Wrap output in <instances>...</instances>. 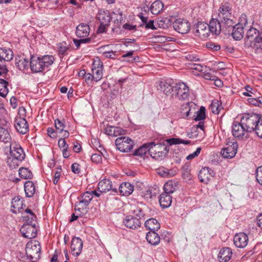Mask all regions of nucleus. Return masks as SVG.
Here are the masks:
<instances>
[{"instance_id": "nucleus-1", "label": "nucleus", "mask_w": 262, "mask_h": 262, "mask_svg": "<svg viewBox=\"0 0 262 262\" xmlns=\"http://www.w3.org/2000/svg\"><path fill=\"white\" fill-rule=\"evenodd\" d=\"M54 61L52 55H45L41 57L31 56L30 67L33 73L42 72L51 66Z\"/></svg>"}, {"instance_id": "nucleus-2", "label": "nucleus", "mask_w": 262, "mask_h": 262, "mask_svg": "<svg viewBox=\"0 0 262 262\" xmlns=\"http://www.w3.org/2000/svg\"><path fill=\"white\" fill-rule=\"evenodd\" d=\"M232 7L228 3H222L217 11V18L223 22V27L232 28L234 22L232 18Z\"/></svg>"}, {"instance_id": "nucleus-3", "label": "nucleus", "mask_w": 262, "mask_h": 262, "mask_svg": "<svg viewBox=\"0 0 262 262\" xmlns=\"http://www.w3.org/2000/svg\"><path fill=\"white\" fill-rule=\"evenodd\" d=\"M150 143L152 144L150 146V156L157 160L164 159L169 151V148L167 145L164 143L156 144L154 142H151Z\"/></svg>"}, {"instance_id": "nucleus-4", "label": "nucleus", "mask_w": 262, "mask_h": 262, "mask_svg": "<svg viewBox=\"0 0 262 262\" xmlns=\"http://www.w3.org/2000/svg\"><path fill=\"white\" fill-rule=\"evenodd\" d=\"M260 116L257 114H245L241 119L242 124L244 125L246 131L248 133H251L255 132L256 129V124L259 121Z\"/></svg>"}, {"instance_id": "nucleus-5", "label": "nucleus", "mask_w": 262, "mask_h": 262, "mask_svg": "<svg viewBox=\"0 0 262 262\" xmlns=\"http://www.w3.org/2000/svg\"><path fill=\"white\" fill-rule=\"evenodd\" d=\"M209 33L213 35H218L221 31H223L225 34H230L231 32V28L223 27V22H221L218 18H212L208 24Z\"/></svg>"}, {"instance_id": "nucleus-6", "label": "nucleus", "mask_w": 262, "mask_h": 262, "mask_svg": "<svg viewBox=\"0 0 262 262\" xmlns=\"http://www.w3.org/2000/svg\"><path fill=\"white\" fill-rule=\"evenodd\" d=\"M189 89L188 86L183 82H179L174 84L172 97L179 100H184L188 98Z\"/></svg>"}, {"instance_id": "nucleus-7", "label": "nucleus", "mask_w": 262, "mask_h": 262, "mask_svg": "<svg viewBox=\"0 0 262 262\" xmlns=\"http://www.w3.org/2000/svg\"><path fill=\"white\" fill-rule=\"evenodd\" d=\"M115 144L118 150L125 152L130 151L133 149L134 143L133 140L129 137L121 136L116 140Z\"/></svg>"}, {"instance_id": "nucleus-8", "label": "nucleus", "mask_w": 262, "mask_h": 262, "mask_svg": "<svg viewBox=\"0 0 262 262\" xmlns=\"http://www.w3.org/2000/svg\"><path fill=\"white\" fill-rule=\"evenodd\" d=\"M232 133L235 138L239 140H242L244 138H247L248 137V132L246 131L244 125L242 124L241 121L240 122L234 121L232 123Z\"/></svg>"}, {"instance_id": "nucleus-9", "label": "nucleus", "mask_w": 262, "mask_h": 262, "mask_svg": "<svg viewBox=\"0 0 262 262\" xmlns=\"http://www.w3.org/2000/svg\"><path fill=\"white\" fill-rule=\"evenodd\" d=\"M194 34L202 39H205L209 36V30L208 24L204 22H199L193 29Z\"/></svg>"}, {"instance_id": "nucleus-10", "label": "nucleus", "mask_w": 262, "mask_h": 262, "mask_svg": "<svg viewBox=\"0 0 262 262\" xmlns=\"http://www.w3.org/2000/svg\"><path fill=\"white\" fill-rule=\"evenodd\" d=\"M145 208V205L141 203L132 204L130 205L129 211L132 215L135 216L142 222L146 219Z\"/></svg>"}, {"instance_id": "nucleus-11", "label": "nucleus", "mask_w": 262, "mask_h": 262, "mask_svg": "<svg viewBox=\"0 0 262 262\" xmlns=\"http://www.w3.org/2000/svg\"><path fill=\"white\" fill-rule=\"evenodd\" d=\"M174 29L181 34L188 33L190 29V24L187 19L178 18L173 23Z\"/></svg>"}, {"instance_id": "nucleus-12", "label": "nucleus", "mask_w": 262, "mask_h": 262, "mask_svg": "<svg viewBox=\"0 0 262 262\" xmlns=\"http://www.w3.org/2000/svg\"><path fill=\"white\" fill-rule=\"evenodd\" d=\"M259 31L256 29L251 28L247 31L245 38L244 46L246 48H253Z\"/></svg>"}, {"instance_id": "nucleus-13", "label": "nucleus", "mask_w": 262, "mask_h": 262, "mask_svg": "<svg viewBox=\"0 0 262 262\" xmlns=\"http://www.w3.org/2000/svg\"><path fill=\"white\" fill-rule=\"evenodd\" d=\"M214 176V171L208 167L202 168L198 174L200 182L206 184H207Z\"/></svg>"}, {"instance_id": "nucleus-14", "label": "nucleus", "mask_w": 262, "mask_h": 262, "mask_svg": "<svg viewBox=\"0 0 262 262\" xmlns=\"http://www.w3.org/2000/svg\"><path fill=\"white\" fill-rule=\"evenodd\" d=\"M227 147H224L221 150V154L222 156L225 158H232L234 157L238 147L237 142H233L231 143V145L226 144Z\"/></svg>"}, {"instance_id": "nucleus-15", "label": "nucleus", "mask_w": 262, "mask_h": 262, "mask_svg": "<svg viewBox=\"0 0 262 262\" xmlns=\"http://www.w3.org/2000/svg\"><path fill=\"white\" fill-rule=\"evenodd\" d=\"M20 231L24 237L27 238H33L37 235L36 224L24 225L20 229Z\"/></svg>"}, {"instance_id": "nucleus-16", "label": "nucleus", "mask_w": 262, "mask_h": 262, "mask_svg": "<svg viewBox=\"0 0 262 262\" xmlns=\"http://www.w3.org/2000/svg\"><path fill=\"white\" fill-rule=\"evenodd\" d=\"M14 126L16 130L23 135L26 134L29 130V125L27 120L21 117L15 118Z\"/></svg>"}, {"instance_id": "nucleus-17", "label": "nucleus", "mask_w": 262, "mask_h": 262, "mask_svg": "<svg viewBox=\"0 0 262 262\" xmlns=\"http://www.w3.org/2000/svg\"><path fill=\"white\" fill-rule=\"evenodd\" d=\"M98 188L100 192H106L110 190L117 192V188L114 187L112 181L107 179L101 180L98 183Z\"/></svg>"}, {"instance_id": "nucleus-18", "label": "nucleus", "mask_w": 262, "mask_h": 262, "mask_svg": "<svg viewBox=\"0 0 262 262\" xmlns=\"http://www.w3.org/2000/svg\"><path fill=\"white\" fill-rule=\"evenodd\" d=\"M41 248L39 245H32L28 244L26 246V253L28 258L32 259L33 258L37 259L40 252Z\"/></svg>"}, {"instance_id": "nucleus-19", "label": "nucleus", "mask_w": 262, "mask_h": 262, "mask_svg": "<svg viewBox=\"0 0 262 262\" xmlns=\"http://www.w3.org/2000/svg\"><path fill=\"white\" fill-rule=\"evenodd\" d=\"M234 244L239 248L245 247L248 242V237L247 234L243 232L236 234L233 238Z\"/></svg>"}, {"instance_id": "nucleus-20", "label": "nucleus", "mask_w": 262, "mask_h": 262, "mask_svg": "<svg viewBox=\"0 0 262 262\" xmlns=\"http://www.w3.org/2000/svg\"><path fill=\"white\" fill-rule=\"evenodd\" d=\"M141 221L132 215L126 216L123 220V224L128 228L136 229L140 227L141 225Z\"/></svg>"}, {"instance_id": "nucleus-21", "label": "nucleus", "mask_w": 262, "mask_h": 262, "mask_svg": "<svg viewBox=\"0 0 262 262\" xmlns=\"http://www.w3.org/2000/svg\"><path fill=\"white\" fill-rule=\"evenodd\" d=\"M10 155L11 157H14L18 160H23L25 157V154L23 148L17 144L10 145Z\"/></svg>"}, {"instance_id": "nucleus-22", "label": "nucleus", "mask_w": 262, "mask_h": 262, "mask_svg": "<svg viewBox=\"0 0 262 262\" xmlns=\"http://www.w3.org/2000/svg\"><path fill=\"white\" fill-rule=\"evenodd\" d=\"M83 247L82 241L79 238L75 237L71 242V249L73 255H79L82 251Z\"/></svg>"}, {"instance_id": "nucleus-23", "label": "nucleus", "mask_w": 262, "mask_h": 262, "mask_svg": "<svg viewBox=\"0 0 262 262\" xmlns=\"http://www.w3.org/2000/svg\"><path fill=\"white\" fill-rule=\"evenodd\" d=\"M78 202L75 205V210L79 216L85 215L88 211L89 203L78 197Z\"/></svg>"}, {"instance_id": "nucleus-24", "label": "nucleus", "mask_w": 262, "mask_h": 262, "mask_svg": "<svg viewBox=\"0 0 262 262\" xmlns=\"http://www.w3.org/2000/svg\"><path fill=\"white\" fill-rule=\"evenodd\" d=\"M231 31L232 32L230 34L234 39L239 40L243 38L244 31V27L242 24H237L235 25L233 24L231 28Z\"/></svg>"}, {"instance_id": "nucleus-25", "label": "nucleus", "mask_w": 262, "mask_h": 262, "mask_svg": "<svg viewBox=\"0 0 262 262\" xmlns=\"http://www.w3.org/2000/svg\"><path fill=\"white\" fill-rule=\"evenodd\" d=\"M90 28L87 24L81 23L76 28V34L79 38L86 37L89 35Z\"/></svg>"}, {"instance_id": "nucleus-26", "label": "nucleus", "mask_w": 262, "mask_h": 262, "mask_svg": "<svg viewBox=\"0 0 262 262\" xmlns=\"http://www.w3.org/2000/svg\"><path fill=\"white\" fill-rule=\"evenodd\" d=\"M232 255V252L231 248L224 247L219 252V260L220 262H227L231 259Z\"/></svg>"}, {"instance_id": "nucleus-27", "label": "nucleus", "mask_w": 262, "mask_h": 262, "mask_svg": "<svg viewBox=\"0 0 262 262\" xmlns=\"http://www.w3.org/2000/svg\"><path fill=\"white\" fill-rule=\"evenodd\" d=\"M11 211L17 213L23 209V202L19 196H15L12 200Z\"/></svg>"}, {"instance_id": "nucleus-28", "label": "nucleus", "mask_w": 262, "mask_h": 262, "mask_svg": "<svg viewBox=\"0 0 262 262\" xmlns=\"http://www.w3.org/2000/svg\"><path fill=\"white\" fill-rule=\"evenodd\" d=\"M159 201L162 208H167L171 205L172 196L170 194L163 192L159 196Z\"/></svg>"}, {"instance_id": "nucleus-29", "label": "nucleus", "mask_w": 262, "mask_h": 262, "mask_svg": "<svg viewBox=\"0 0 262 262\" xmlns=\"http://www.w3.org/2000/svg\"><path fill=\"white\" fill-rule=\"evenodd\" d=\"M119 191L121 195L128 196L133 192L134 186L128 182L123 183L120 185Z\"/></svg>"}, {"instance_id": "nucleus-30", "label": "nucleus", "mask_w": 262, "mask_h": 262, "mask_svg": "<svg viewBox=\"0 0 262 262\" xmlns=\"http://www.w3.org/2000/svg\"><path fill=\"white\" fill-rule=\"evenodd\" d=\"M163 189V192L171 195L178 189V183L173 181H169L164 184Z\"/></svg>"}, {"instance_id": "nucleus-31", "label": "nucleus", "mask_w": 262, "mask_h": 262, "mask_svg": "<svg viewBox=\"0 0 262 262\" xmlns=\"http://www.w3.org/2000/svg\"><path fill=\"white\" fill-rule=\"evenodd\" d=\"M145 227L149 230V231H156L160 228V225L157 220L151 218L145 221Z\"/></svg>"}, {"instance_id": "nucleus-32", "label": "nucleus", "mask_w": 262, "mask_h": 262, "mask_svg": "<svg viewBox=\"0 0 262 262\" xmlns=\"http://www.w3.org/2000/svg\"><path fill=\"white\" fill-rule=\"evenodd\" d=\"M147 241L152 245H158L160 241V237L156 231H149L146 236Z\"/></svg>"}, {"instance_id": "nucleus-33", "label": "nucleus", "mask_w": 262, "mask_h": 262, "mask_svg": "<svg viewBox=\"0 0 262 262\" xmlns=\"http://www.w3.org/2000/svg\"><path fill=\"white\" fill-rule=\"evenodd\" d=\"M194 131L192 132V136L190 137H194L196 138H201L203 137L204 134V123L203 122H200L193 129Z\"/></svg>"}, {"instance_id": "nucleus-34", "label": "nucleus", "mask_w": 262, "mask_h": 262, "mask_svg": "<svg viewBox=\"0 0 262 262\" xmlns=\"http://www.w3.org/2000/svg\"><path fill=\"white\" fill-rule=\"evenodd\" d=\"M15 65L20 70L28 69L29 61L21 56L15 57Z\"/></svg>"}, {"instance_id": "nucleus-35", "label": "nucleus", "mask_w": 262, "mask_h": 262, "mask_svg": "<svg viewBox=\"0 0 262 262\" xmlns=\"http://www.w3.org/2000/svg\"><path fill=\"white\" fill-rule=\"evenodd\" d=\"M98 19L100 24L103 25H109L111 17L108 11H101L98 15Z\"/></svg>"}, {"instance_id": "nucleus-36", "label": "nucleus", "mask_w": 262, "mask_h": 262, "mask_svg": "<svg viewBox=\"0 0 262 262\" xmlns=\"http://www.w3.org/2000/svg\"><path fill=\"white\" fill-rule=\"evenodd\" d=\"M152 144L150 143V142L144 144L134 151V155L142 157L144 156L147 151L149 153L150 146Z\"/></svg>"}, {"instance_id": "nucleus-37", "label": "nucleus", "mask_w": 262, "mask_h": 262, "mask_svg": "<svg viewBox=\"0 0 262 262\" xmlns=\"http://www.w3.org/2000/svg\"><path fill=\"white\" fill-rule=\"evenodd\" d=\"M13 57V52L10 49L0 48V61H10Z\"/></svg>"}, {"instance_id": "nucleus-38", "label": "nucleus", "mask_w": 262, "mask_h": 262, "mask_svg": "<svg viewBox=\"0 0 262 262\" xmlns=\"http://www.w3.org/2000/svg\"><path fill=\"white\" fill-rule=\"evenodd\" d=\"M24 189L27 197L31 198L33 196L35 192V186L31 181H27L24 184Z\"/></svg>"}, {"instance_id": "nucleus-39", "label": "nucleus", "mask_w": 262, "mask_h": 262, "mask_svg": "<svg viewBox=\"0 0 262 262\" xmlns=\"http://www.w3.org/2000/svg\"><path fill=\"white\" fill-rule=\"evenodd\" d=\"M164 8V4L160 1H155L150 6V9L152 14L157 15L160 13Z\"/></svg>"}, {"instance_id": "nucleus-40", "label": "nucleus", "mask_w": 262, "mask_h": 262, "mask_svg": "<svg viewBox=\"0 0 262 262\" xmlns=\"http://www.w3.org/2000/svg\"><path fill=\"white\" fill-rule=\"evenodd\" d=\"M157 171L160 176L164 178H170L176 174L175 171L172 169H169L163 166L159 167Z\"/></svg>"}, {"instance_id": "nucleus-41", "label": "nucleus", "mask_w": 262, "mask_h": 262, "mask_svg": "<svg viewBox=\"0 0 262 262\" xmlns=\"http://www.w3.org/2000/svg\"><path fill=\"white\" fill-rule=\"evenodd\" d=\"M92 71L94 77V81L96 82L99 81L103 76L102 65L101 64L100 67H93Z\"/></svg>"}, {"instance_id": "nucleus-42", "label": "nucleus", "mask_w": 262, "mask_h": 262, "mask_svg": "<svg viewBox=\"0 0 262 262\" xmlns=\"http://www.w3.org/2000/svg\"><path fill=\"white\" fill-rule=\"evenodd\" d=\"M160 86L164 94L167 96L171 95L172 96V93H173L174 85H172L167 82H161Z\"/></svg>"}, {"instance_id": "nucleus-43", "label": "nucleus", "mask_w": 262, "mask_h": 262, "mask_svg": "<svg viewBox=\"0 0 262 262\" xmlns=\"http://www.w3.org/2000/svg\"><path fill=\"white\" fill-rule=\"evenodd\" d=\"M8 82L3 79H0V96L5 98L8 93Z\"/></svg>"}, {"instance_id": "nucleus-44", "label": "nucleus", "mask_w": 262, "mask_h": 262, "mask_svg": "<svg viewBox=\"0 0 262 262\" xmlns=\"http://www.w3.org/2000/svg\"><path fill=\"white\" fill-rule=\"evenodd\" d=\"M166 142L169 145H177L179 144L187 145L190 143V141L189 140H185L181 138H175L168 139L166 140Z\"/></svg>"}, {"instance_id": "nucleus-45", "label": "nucleus", "mask_w": 262, "mask_h": 262, "mask_svg": "<svg viewBox=\"0 0 262 262\" xmlns=\"http://www.w3.org/2000/svg\"><path fill=\"white\" fill-rule=\"evenodd\" d=\"M19 175L24 179H31L33 177L32 172L27 168L21 167L19 169Z\"/></svg>"}, {"instance_id": "nucleus-46", "label": "nucleus", "mask_w": 262, "mask_h": 262, "mask_svg": "<svg viewBox=\"0 0 262 262\" xmlns=\"http://www.w3.org/2000/svg\"><path fill=\"white\" fill-rule=\"evenodd\" d=\"M192 102H188L186 104H183L181 105V110L182 116L184 118H188L189 117L190 112L191 111L190 105L192 106Z\"/></svg>"}, {"instance_id": "nucleus-47", "label": "nucleus", "mask_w": 262, "mask_h": 262, "mask_svg": "<svg viewBox=\"0 0 262 262\" xmlns=\"http://www.w3.org/2000/svg\"><path fill=\"white\" fill-rule=\"evenodd\" d=\"M114 14L116 15V18L114 20V23L117 26H120L125 21L124 17H123L122 11L119 9L116 12H113Z\"/></svg>"}, {"instance_id": "nucleus-48", "label": "nucleus", "mask_w": 262, "mask_h": 262, "mask_svg": "<svg viewBox=\"0 0 262 262\" xmlns=\"http://www.w3.org/2000/svg\"><path fill=\"white\" fill-rule=\"evenodd\" d=\"M11 139V136L8 131L0 126V141L7 143Z\"/></svg>"}, {"instance_id": "nucleus-49", "label": "nucleus", "mask_w": 262, "mask_h": 262, "mask_svg": "<svg viewBox=\"0 0 262 262\" xmlns=\"http://www.w3.org/2000/svg\"><path fill=\"white\" fill-rule=\"evenodd\" d=\"M54 124L56 132H58L59 133H62L66 127L64 120L62 119L61 120L59 119H56L55 120Z\"/></svg>"}, {"instance_id": "nucleus-50", "label": "nucleus", "mask_w": 262, "mask_h": 262, "mask_svg": "<svg viewBox=\"0 0 262 262\" xmlns=\"http://www.w3.org/2000/svg\"><path fill=\"white\" fill-rule=\"evenodd\" d=\"M22 161L18 160L14 157H9L7 159V163L11 168L14 169L17 168Z\"/></svg>"}, {"instance_id": "nucleus-51", "label": "nucleus", "mask_w": 262, "mask_h": 262, "mask_svg": "<svg viewBox=\"0 0 262 262\" xmlns=\"http://www.w3.org/2000/svg\"><path fill=\"white\" fill-rule=\"evenodd\" d=\"M57 49L59 54L64 55L69 50V47L65 42H62L57 44Z\"/></svg>"}, {"instance_id": "nucleus-52", "label": "nucleus", "mask_w": 262, "mask_h": 262, "mask_svg": "<svg viewBox=\"0 0 262 262\" xmlns=\"http://www.w3.org/2000/svg\"><path fill=\"white\" fill-rule=\"evenodd\" d=\"M255 51L262 49V31L259 32L252 48Z\"/></svg>"}, {"instance_id": "nucleus-53", "label": "nucleus", "mask_w": 262, "mask_h": 262, "mask_svg": "<svg viewBox=\"0 0 262 262\" xmlns=\"http://www.w3.org/2000/svg\"><path fill=\"white\" fill-rule=\"evenodd\" d=\"M206 118L205 108L201 106L200 110L196 112V116L194 120L195 121H201Z\"/></svg>"}, {"instance_id": "nucleus-54", "label": "nucleus", "mask_w": 262, "mask_h": 262, "mask_svg": "<svg viewBox=\"0 0 262 262\" xmlns=\"http://www.w3.org/2000/svg\"><path fill=\"white\" fill-rule=\"evenodd\" d=\"M182 176L184 179L189 180L191 174L189 170V165L185 164L182 167Z\"/></svg>"}, {"instance_id": "nucleus-55", "label": "nucleus", "mask_w": 262, "mask_h": 262, "mask_svg": "<svg viewBox=\"0 0 262 262\" xmlns=\"http://www.w3.org/2000/svg\"><path fill=\"white\" fill-rule=\"evenodd\" d=\"M255 126V134L258 137L262 138V116H260L259 121L257 124H256Z\"/></svg>"}, {"instance_id": "nucleus-56", "label": "nucleus", "mask_w": 262, "mask_h": 262, "mask_svg": "<svg viewBox=\"0 0 262 262\" xmlns=\"http://www.w3.org/2000/svg\"><path fill=\"white\" fill-rule=\"evenodd\" d=\"M79 198L90 204L93 198V194L91 193V192L86 191L83 193Z\"/></svg>"}, {"instance_id": "nucleus-57", "label": "nucleus", "mask_w": 262, "mask_h": 262, "mask_svg": "<svg viewBox=\"0 0 262 262\" xmlns=\"http://www.w3.org/2000/svg\"><path fill=\"white\" fill-rule=\"evenodd\" d=\"M256 178L257 182L262 185V166L257 168L256 172Z\"/></svg>"}, {"instance_id": "nucleus-58", "label": "nucleus", "mask_w": 262, "mask_h": 262, "mask_svg": "<svg viewBox=\"0 0 262 262\" xmlns=\"http://www.w3.org/2000/svg\"><path fill=\"white\" fill-rule=\"evenodd\" d=\"M206 47L209 49L214 51H217L220 50L221 47L219 44H216L213 42L206 43Z\"/></svg>"}, {"instance_id": "nucleus-59", "label": "nucleus", "mask_w": 262, "mask_h": 262, "mask_svg": "<svg viewBox=\"0 0 262 262\" xmlns=\"http://www.w3.org/2000/svg\"><path fill=\"white\" fill-rule=\"evenodd\" d=\"M25 220L28 224H35L33 223L34 221H35L36 219V216L34 213H32V214L28 215L26 216H24Z\"/></svg>"}, {"instance_id": "nucleus-60", "label": "nucleus", "mask_w": 262, "mask_h": 262, "mask_svg": "<svg viewBox=\"0 0 262 262\" xmlns=\"http://www.w3.org/2000/svg\"><path fill=\"white\" fill-rule=\"evenodd\" d=\"M91 160L96 164L100 163L102 161V157L99 154H94L91 156Z\"/></svg>"}, {"instance_id": "nucleus-61", "label": "nucleus", "mask_w": 262, "mask_h": 262, "mask_svg": "<svg viewBox=\"0 0 262 262\" xmlns=\"http://www.w3.org/2000/svg\"><path fill=\"white\" fill-rule=\"evenodd\" d=\"M201 150V148L200 147H198L196 148V150L193 152V153L189 154L187 157L186 159L189 160H192L193 158L198 157L199 155L200 154Z\"/></svg>"}, {"instance_id": "nucleus-62", "label": "nucleus", "mask_w": 262, "mask_h": 262, "mask_svg": "<svg viewBox=\"0 0 262 262\" xmlns=\"http://www.w3.org/2000/svg\"><path fill=\"white\" fill-rule=\"evenodd\" d=\"M47 133L49 136H50L52 138H55L57 137V133L56 130L54 129L52 127H49L47 129Z\"/></svg>"}, {"instance_id": "nucleus-63", "label": "nucleus", "mask_w": 262, "mask_h": 262, "mask_svg": "<svg viewBox=\"0 0 262 262\" xmlns=\"http://www.w3.org/2000/svg\"><path fill=\"white\" fill-rule=\"evenodd\" d=\"M170 21L169 19L167 18H164L160 20L159 22V25L160 27L163 28H166L168 27V24Z\"/></svg>"}, {"instance_id": "nucleus-64", "label": "nucleus", "mask_w": 262, "mask_h": 262, "mask_svg": "<svg viewBox=\"0 0 262 262\" xmlns=\"http://www.w3.org/2000/svg\"><path fill=\"white\" fill-rule=\"evenodd\" d=\"M79 164L77 163H73L71 166L72 171L76 174H79L80 172V169L79 168Z\"/></svg>"}]
</instances>
